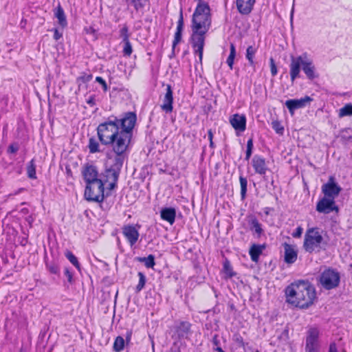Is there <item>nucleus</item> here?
Returning <instances> with one entry per match:
<instances>
[{
  "label": "nucleus",
  "mask_w": 352,
  "mask_h": 352,
  "mask_svg": "<svg viewBox=\"0 0 352 352\" xmlns=\"http://www.w3.org/2000/svg\"><path fill=\"white\" fill-rule=\"evenodd\" d=\"M319 330L318 328L311 327L307 331L306 338L305 352L319 351Z\"/></svg>",
  "instance_id": "0eeeda50"
},
{
  "label": "nucleus",
  "mask_w": 352,
  "mask_h": 352,
  "mask_svg": "<svg viewBox=\"0 0 352 352\" xmlns=\"http://www.w3.org/2000/svg\"><path fill=\"white\" fill-rule=\"evenodd\" d=\"M173 91L170 85H168L166 87V93L164 98L163 104L161 105V108L166 113H170L173 111Z\"/></svg>",
  "instance_id": "f3484780"
},
{
  "label": "nucleus",
  "mask_w": 352,
  "mask_h": 352,
  "mask_svg": "<svg viewBox=\"0 0 352 352\" xmlns=\"http://www.w3.org/2000/svg\"><path fill=\"white\" fill-rule=\"evenodd\" d=\"M97 134L101 144L109 146L117 155L115 165L105 171V176L113 188L122 166L118 157L126 151L132 138V111L124 113L120 118L113 117V120L109 118L100 123L97 127Z\"/></svg>",
  "instance_id": "f257e3e1"
},
{
  "label": "nucleus",
  "mask_w": 352,
  "mask_h": 352,
  "mask_svg": "<svg viewBox=\"0 0 352 352\" xmlns=\"http://www.w3.org/2000/svg\"><path fill=\"white\" fill-rule=\"evenodd\" d=\"M188 53V51H186L184 52V54H186Z\"/></svg>",
  "instance_id": "13d9d810"
},
{
  "label": "nucleus",
  "mask_w": 352,
  "mask_h": 352,
  "mask_svg": "<svg viewBox=\"0 0 352 352\" xmlns=\"http://www.w3.org/2000/svg\"><path fill=\"white\" fill-rule=\"evenodd\" d=\"M124 340L121 336H118L113 343V349L115 351L119 352L124 347Z\"/></svg>",
  "instance_id": "c756f323"
},
{
  "label": "nucleus",
  "mask_w": 352,
  "mask_h": 352,
  "mask_svg": "<svg viewBox=\"0 0 352 352\" xmlns=\"http://www.w3.org/2000/svg\"><path fill=\"white\" fill-rule=\"evenodd\" d=\"M346 133L347 132H351L352 133V130L351 129H348L345 131Z\"/></svg>",
  "instance_id": "6e6d98bb"
},
{
  "label": "nucleus",
  "mask_w": 352,
  "mask_h": 352,
  "mask_svg": "<svg viewBox=\"0 0 352 352\" xmlns=\"http://www.w3.org/2000/svg\"><path fill=\"white\" fill-rule=\"evenodd\" d=\"M352 116V104H346L339 110V117L351 116Z\"/></svg>",
  "instance_id": "c85d7f7f"
},
{
  "label": "nucleus",
  "mask_w": 352,
  "mask_h": 352,
  "mask_svg": "<svg viewBox=\"0 0 352 352\" xmlns=\"http://www.w3.org/2000/svg\"><path fill=\"white\" fill-rule=\"evenodd\" d=\"M64 273H65V275L66 276V277L67 278V280L69 283H72V278H73L72 273L69 271V270L68 268H65V269Z\"/></svg>",
  "instance_id": "a18cd8bd"
},
{
  "label": "nucleus",
  "mask_w": 352,
  "mask_h": 352,
  "mask_svg": "<svg viewBox=\"0 0 352 352\" xmlns=\"http://www.w3.org/2000/svg\"><path fill=\"white\" fill-rule=\"evenodd\" d=\"M327 243L324 241L318 228H310L307 230L303 242V248L307 252H320L325 250Z\"/></svg>",
  "instance_id": "20e7f679"
},
{
  "label": "nucleus",
  "mask_w": 352,
  "mask_h": 352,
  "mask_svg": "<svg viewBox=\"0 0 352 352\" xmlns=\"http://www.w3.org/2000/svg\"><path fill=\"white\" fill-rule=\"evenodd\" d=\"M319 280L322 287L330 290L339 285L340 280V274L335 270L328 268L320 274Z\"/></svg>",
  "instance_id": "423d86ee"
},
{
  "label": "nucleus",
  "mask_w": 352,
  "mask_h": 352,
  "mask_svg": "<svg viewBox=\"0 0 352 352\" xmlns=\"http://www.w3.org/2000/svg\"><path fill=\"white\" fill-rule=\"evenodd\" d=\"M223 271L227 278H230L236 276V273L233 272L230 263L228 261H226L223 263Z\"/></svg>",
  "instance_id": "2f4dec72"
},
{
  "label": "nucleus",
  "mask_w": 352,
  "mask_h": 352,
  "mask_svg": "<svg viewBox=\"0 0 352 352\" xmlns=\"http://www.w3.org/2000/svg\"><path fill=\"white\" fill-rule=\"evenodd\" d=\"M265 245L253 244L249 250V254L252 261L257 262L260 255L262 253Z\"/></svg>",
  "instance_id": "412c9836"
},
{
  "label": "nucleus",
  "mask_w": 352,
  "mask_h": 352,
  "mask_svg": "<svg viewBox=\"0 0 352 352\" xmlns=\"http://www.w3.org/2000/svg\"><path fill=\"white\" fill-rule=\"evenodd\" d=\"M65 256L78 269L80 270V264L78 261L77 258L75 256L74 254L70 251H67L65 253Z\"/></svg>",
  "instance_id": "72a5a7b5"
},
{
  "label": "nucleus",
  "mask_w": 352,
  "mask_h": 352,
  "mask_svg": "<svg viewBox=\"0 0 352 352\" xmlns=\"http://www.w3.org/2000/svg\"><path fill=\"white\" fill-rule=\"evenodd\" d=\"M135 121H136V115L135 113H133V126H135Z\"/></svg>",
  "instance_id": "5fc2aeb1"
},
{
  "label": "nucleus",
  "mask_w": 352,
  "mask_h": 352,
  "mask_svg": "<svg viewBox=\"0 0 352 352\" xmlns=\"http://www.w3.org/2000/svg\"><path fill=\"white\" fill-rule=\"evenodd\" d=\"M302 228L300 226H298L296 230L292 233V236L294 238H299L301 236L302 233Z\"/></svg>",
  "instance_id": "37998d69"
},
{
  "label": "nucleus",
  "mask_w": 352,
  "mask_h": 352,
  "mask_svg": "<svg viewBox=\"0 0 352 352\" xmlns=\"http://www.w3.org/2000/svg\"><path fill=\"white\" fill-rule=\"evenodd\" d=\"M96 81L98 82V83H100L102 86L103 90L104 91H107V89H108L107 85L105 80L102 77L97 76L96 78Z\"/></svg>",
  "instance_id": "ea45409f"
},
{
  "label": "nucleus",
  "mask_w": 352,
  "mask_h": 352,
  "mask_svg": "<svg viewBox=\"0 0 352 352\" xmlns=\"http://www.w3.org/2000/svg\"><path fill=\"white\" fill-rule=\"evenodd\" d=\"M285 292L286 301L300 309L309 307L316 298L315 288L309 281L293 283L285 288Z\"/></svg>",
  "instance_id": "f03ea898"
},
{
  "label": "nucleus",
  "mask_w": 352,
  "mask_h": 352,
  "mask_svg": "<svg viewBox=\"0 0 352 352\" xmlns=\"http://www.w3.org/2000/svg\"><path fill=\"white\" fill-rule=\"evenodd\" d=\"M123 234L127 239L130 246L132 247V226H125L123 228Z\"/></svg>",
  "instance_id": "473e14b6"
},
{
  "label": "nucleus",
  "mask_w": 352,
  "mask_h": 352,
  "mask_svg": "<svg viewBox=\"0 0 352 352\" xmlns=\"http://www.w3.org/2000/svg\"><path fill=\"white\" fill-rule=\"evenodd\" d=\"M272 129L276 131V133L282 135L284 132V127L282 126L280 122L278 120L272 121Z\"/></svg>",
  "instance_id": "c9c22d12"
},
{
  "label": "nucleus",
  "mask_w": 352,
  "mask_h": 352,
  "mask_svg": "<svg viewBox=\"0 0 352 352\" xmlns=\"http://www.w3.org/2000/svg\"><path fill=\"white\" fill-rule=\"evenodd\" d=\"M82 173L87 184L102 181V179L98 178V173L95 166L86 164L83 167Z\"/></svg>",
  "instance_id": "f8f14e48"
},
{
  "label": "nucleus",
  "mask_w": 352,
  "mask_h": 352,
  "mask_svg": "<svg viewBox=\"0 0 352 352\" xmlns=\"http://www.w3.org/2000/svg\"><path fill=\"white\" fill-rule=\"evenodd\" d=\"M191 324L187 321H180L174 327V335L177 340L187 338L190 333Z\"/></svg>",
  "instance_id": "9d476101"
},
{
  "label": "nucleus",
  "mask_w": 352,
  "mask_h": 352,
  "mask_svg": "<svg viewBox=\"0 0 352 352\" xmlns=\"http://www.w3.org/2000/svg\"><path fill=\"white\" fill-rule=\"evenodd\" d=\"M234 59L232 57H230L228 56V58H227V60H226V63L228 64V65L229 66V67L232 69L233 68V65H234Z\"/></svg>",
  "instance_id": "de8ad7c7"
},
{
  "label": "nucleus",
  "mask_w": 352,
  "mask_h": 352,
  "mask_svg": "<svg viewBox=\"0 0 352 352\" xmlns=\"http://www.w3.org/2000/svg\"><path fill=\"white\" fill-rule=\"evenodd\" d=\"M99 142L94 138H90L89 140L88 148L90 153H99L101 151Z\"/></svg>",
  "instance_id": "393cba45"
},
{
  "label": "nucleus",
  "mask_w": 352,
  "mask_h": 352,
  "mask_svg": "<svg viewBox=\"0 0 352 352\" xmlns=\"http://www.w3.org/2000/svg\"><path fill=\"white\" fill-rule=\"evenodd\" d=\"M256 50L253 47V46L250 45L248 47L245 56L251 66H254V56Z\"/></svg>",
  "instance_id": "cd10ccee"
},
{
  "label": "nucleus",
  "mask_w": 352,
  "mask_h": 352,
  "mask_svg": "<svg viewBox=\"0 0 352 352\" xmlns=\"http://www.w3.org/2000/svg\"><path fill=\"white\" fill-rule=\"evenodd\" d=\"M92 79V75L89 74H82L81 76L76 78V82L78 84V87L80 86L81 83H86L89 82Z\"/></svg>",
  "instance_id": "f704fd0d"
},
{
  "label": "nucleus",
  "mask_w": 352,
  "mask_h": 352,
  "mask_svg": "<svg viewBox=\"0 0 352 352\" xmlns=\"http://www.w3.org/2000/svg\"><path fill=\"white\" fill-rule=\"evenodd\" d=\"M128 28L126 26H124L120 30V37L122 39V42L124 43V47H123V52L124 54L126 56H129L132 52V48L131 45L129 41V34L128 33Z\"/></svg>",
  "instance_id": "a211bd4d"
},
{
  "label": "nucleus",
  "mask_w": 352,
  "mask_h": 352,
  "mask_svg": "<svg viewBox=\"0 0 352 352\" xmlns=\"http://www.w3.org/2000/svg\"><path fill=\"white\" fill-rule=\"evenodd\" d=\"M344 352H346V351H344Z\"/></svg>",
  "instance_id": "bf43d9fd"
},
{
  "label": "nucleus",
  "mask_w": 352,
  "mask_h": 352,
  "mask_svg": "<svg viewBox=\"0 0 352 352\" xmlns=\"http://www.w3.org/2000/svg\"><path fill=\"white\" fill-rule=\"evenodd\" d=\"M19 148V144L17 143L11 144L8 148V153H16Z\"/></svg>",
  "instance_id": "58836bf2"
},
{
  "label": "nucleus",
  "mask_w": 352,
  "mask_h": 352,
  "mask_svg": "<svg viewBox=\"0 0 352 352\" xmlns=\"http://www.w3.org/2000/svg\"><path fill=\"white\" fill-rule=\"evenodd\" d=\"M161 218L173 225L175 221L176 210L174 208H164L160 211Z\"/></svg>",
  "instance_id": "6ab92c4d"
},
{
  "label": "nucleus",
  "mask_w": 352,
  "mask_h": 352,
  "mask_svg": "<svg viewBox=\"0 0 352 352\" xmlns=\"http://www.w3.org/2000/svg\"><path fill=\"white\" fill-rule=\"evenodd\" d=\"M270 72L272 76H275L277 74L278 70L275 64L274 60L271 58L270 60Z\"/></svg>",
  "instance_id": "4c0bfd02"
},
{
  "label": "nucleus",
  "mask_w": 352,
  "mask_h": 352,
  "mask_svg": "<svg viewBox=\"0 0 352 352\" xmlns=\"http://www.w3.org/2000/svg\"><path fill=\"white\" fill-rule=\"evenodd\" d=\"M301 67L308 79L314 80L318 76L316 74V67L311 60L307 58L306 56H298L297 57L292 56L289 65V74L292 82L299 77Z\"/></svg>",
  "instance_id": "7ed1b4c3"
},
{
  "label": "nucleus",
  "mask_w": 352,
  "mask_h": 352,
  "mask_svg": "<svg viewBox=\"0 0 352 352\" xmlns=\"http://www.w3.org/2000/svg\"><path fill=\"white\" fill-rule=\"evenodd\" d=\"M334 199L324 197L316 205V210L320 213L329 214L333 210H338V206H336Z\"/></svg>",
  "instance_id": "6e6552de"
},
{
  "label": "nucleus",
  "mask_w": 352,
  "mask_h": 352,
  "mask_svg": "<svg viewBox=\"0 0 352 352\" xmlns=\"http://www.w3.org/2000/svg\"><path fill=\"white\" fill-rule=\"evenodd\" d=\"M230 122L236 131L243 132L246 129V118L244 115L234 114L230 118Z\"/></svg>",
  "instance_id": "dca6fc26"
},
{
  "label": "nucleus",
  "mask_w": 352,
  "mask_h": 352,
  "mask_svg": "<svg viewBox=\"0 0 352 352\" xmlns=\"http://www.w3.org/2000/svg\"><path fill=\"white\" fill-rule=\"evenodd\" d=\"M239 182H240V186H241V200H244L246 197L248 180L243 176L240 175Z\"/></svg>",
  "instance_id": "bb28decb"
},
{
  "label": "nucleus",
  "mask_w": 352,
  "mask_h": 352,
  "mask_svg": "<svg viewBox=\"0 0 352 352\" xmlns=\"http://www.w3.org/2000/svg\"><path fill=\"white\" fill-rule=\"evenodd\" d=\"M250 229L252 231H254L258 236H260L263 232V230L261 228V224L259 223L258 219L255 217H252L249 221Z\"/></svg>",
  "instance_id": "4be33fe9"
},
{
  "label": "nucleus",
  "mask_w": 352,
  "mask_h": 352,
  "mask_svg": "<svg viewBox=\"0 0 352 352\" xmlns=\"http://www.w3.org/2000/svg\"><path fill=\"white\" fill-rule=\"evenodd\" d=\"M252 165L255 173L261 175H265L268 169L265 158L258 155H255L253 157L252 160Z\"/></svg>",
  "instance_id": "ddd939ff"
},
{
  "label": "nucleus",
  "mask_w": 352,
  "mask_h": 352,
  "mask_svg": "<svg viewBox=\"0 0 352 352\" xmlns=\"http://www.w3.org/2000/svg\"><path fill=\"white\" fill-rule=\"evenodd\" d=\"M329 352H338L336 343L333 342L330 344Z\"/></svg>",
  "instance_id": "8fccbe9b"
},
{
  "label": "nucleus",
  "mask_w": 352,
  "mask_h": 352,
  "mask_svg": "<svg viewBox=\"0 0 352 352\" xmlns=\"http://www.w3.org/2000/svg\"><path fill=\"white\" fill-rule=\"evenodd\" d=\"M138 276L139 277V281L138 285H136L135 289L137 292H140L144 287L146 278L143 272H139L138 273Z\"/></svg>",
  "instance_id": "7c9ffc66"
},
{
  "label": "nucleus",
  "mask_w": 352,
  "mask_h": 352,
  "mask_svg": "<svg viewBox=\"0 0 352 352\" xmlns=\"http://www.w3.org/2000/svg\"><path fill=\"white\" fill-rule=\"evenodd\" d=\"M256 0H236L238 12L243 15H248L253 10Z\"/></svg>",
  "instance_id": "4468645a"
},
{
  "label": "nucleus",
  "mask_w": 352,
  "mask_h": 352,
  "mask_svg": "<svg viewBox=\"0 0 352 352\" xmlns=\"http://www.w3.org/2000/svg\"><path fill=\"white\" fill-rule=\"evenodd\" d=\"M87 103L91 104V106L94 105L95 104V99H94V96H91L88 100H87Z\"/></svg>",
  "instance_id": "864d4df0"
},
{
  "label": "nucleus",
  "mask_w": 352,
  "mask_h": 352,
  "mask_svg": "<svg viewBox=\"0 0 352 352\" xmlns=\"http://www.w3.org/2000/svg\"><path fill=\"white\" fill-rule=\"evenodd\" d=\"M252 153V150L246 149L245 160H249Z\"/></svg>",
  "instance_id": "603ef678"
},
{
  "label": "nucleus",
  "mask_w": 352,
  "mask_h": 352,
  "mask_svg": "<svg viewBox=\"0 0 352 352\" xmlns=\"http://www.w3.org/2000/svg\"><path fill=\"white\" fill-rule=\"evenodd\" d=\"M229 56L233 58L234 59L236 56V49L233 43H230V51Z\"/></svg>",
  "instance_id": "49530a36"
},
{
  "label": "nucleus",
  "mask_w": 352,
  "mask_h": 352,
  "mask_svg": "<svg viewBox=\"0 0 352 352\" xmlns=\"http://www.w3.org/2000/svg\"><path fill=\"white\" fill-rule=\"evenodd\" d=\"M104 197V182L102 180L87 184L85 190V198L87 201L102 202Z\"/></svg>",
  "instance_id": "39448f33"
},
{
  "label": "nucleus",
  "mask_w": 352,
  "mask_h": 352,
  "mask_svg": "<svg viewBox=\"0 0 352 352\" xmlns=\"http://www.w3.org/2000/svg\"><path fill=\"white\" fill-rule=\"evenodd\" d=\"M247 149L252 150L253 149V140L252 138H250L247 142Z\"/></svg>",
  "instance_id": "3c124183"
},
{
  "label": "nucleus",
  "mask_w": 352,
  "mask_h": 352,
  "mask_svg": "<svg viewBox=\"0 0 352 352\" xmlns=\"http://www.w3.org/2000/svg\"><path fill=\"white\" fill-rule=\"evenodd\" d=\"M285 249V262L289 264L294 263L297 259V252L292 246L287 243L284 245Z\"/></svg>",
  "instance_id": "aec40b11"
},
{
  "label": "nucleus",
  "mask_w": 352,
  "mask_h": 352,
  "mask_svg": "<svg viewBox=\"0 0 352 352\" xmlns=\"http://www.w3.org/2000/svg\"><path fill=\"white\" fill-rule=\"evenodd\" d=\"M27 175L30 179H36V164L34 160L32 159L27 165Z\"/></svg>",
  "instance_id": "a878e982"
},
{
  "label": "nucleus",
  "mask_w": 352,
  "mask_h": 352,
  "mask_svg": "<svg viewBox=\"0 0 352 352\" xmlns=\"http://www.w3.org/2000/svg\"><path fill=\"white\" fill-rule=\"evenodd\" d=\"M63 36L62 33H60L58 30L55 29L54 30V38L55 40H58L60 38H61Z\"/></svg>",
  "instance_id": "09e8293b"
},
{
  "label": "nucleus",
  "mask_w": 352,
  "mask_h": 352,
  "mask_svg": "<svg viewBox=\"0 0 352 352\" xmlns=\"http://www.w3.org/2000/svg\"><path fill=\"white\" fill-rule=\"evenodd\" d=\"M313 99L306 96L300 99H292L285 102V105L289 109V113L293 115L295 110L305 107L307 103L312 101Z\"/></svg>",
  "instance_id": "9b49d317"
},
{
  "label": "nucleus",
  "mask_w": 352,
  "mask_h": 352,
  "mask_svg": "<svg viewBox=\"0 0 352 352\" xmlns=\"http://www.w3.org/2000/svg\"><path fill=\"white\" fill-rule=\"evenodd\" d=\"M47 267H48L49 271L52 274H56L59 272L58 267L56 265H55V264L49 265H47Z\"/></svg>",
  "instance_id": "a19ab883"
},
{
  "label": "nucleus",
  "mask_w": 352,
  "mask_h": 352,
  "mask_svg": "<svg viewBox=\"0 0 352 352\" xmlns=\"http://www.w3.org/2000/svg\"><path fill=\"white\" fill-rule=\"evenodd\" d=\"M341 190V188L335 182L334 177L331 176L328 182L322 186V191L325 197L334 199Z\"/></svg>",
  "instance_id": "1a4fd4ad"
},
{
  "label": "nucleus",
  "mask_w": 352,
  "mask_h": 352,
  "mask_svg": "<svg viewBox=\"0 0 352 352\" xmlns=\"http://www.w3.org/2000/svg\"><path fill=\"white\" fill-rule=\"evenodd\" d=\"M55 16L58 19V24L62 27L65 28L67 25L66 16L65 14V12L63 9V8L60 6V4L57 6L56 11L54 12Z\"/></svg>",
  "instance_id": "5701e85b"
},
{
  "label": "nucleus",
  "mask_w": 352,
  "mask_h": 352,
  "mask_svg": "<svg viewBox=\"0 0 352 352\" xmlns=\"http://www.w3.org/2000/svg\"><path fill=\"white\" fill-rule=\"evenodd\" d=\"M129 337H127V338H126V341H127V342H129Z\"/></svg>",
  "instance_id": "4d7b16f0"
},
{
  "label": "nucleus",
  "mask_w": 352,
  "mask_h": 352,
  "mask_svg": "<svg viewBox=\"0 0 352 352\" xmlns=\"http://www.w3.org/2000/svg\"><path fill=\"white\" fill-rule=\"evenodd\" d=\"M135 261L144 263L147 268H153L155 265V256L153 254H149L147 257H136Z\"/></svg>",
  "instance_id": "b1692460"
},
{
  "label": "nucleus",
  "mask_w": 352,
  "mask_h": 352,
  "mask_svg": "<svg viewBox=\"0 0 352 352\" xmlns=\"http://www.w3.org/2000/svg\"><path fill=\"white\" fill-rule=\"evenodd\" d=\"M184 28V19L182 11L180 12L179 19L177 21V30L175 33L174 40L172 45V55L175 54V50L177 45L182 41V31Z\"/></svg>",
  "instance_id": "2eb2a0df"
},
{
  "label": "nucleus",
  "mask_w": 352,
  "mask_h": 352,
  "mask_svg": "<svg viewBox=\"0 0 352 352\" xmlns=\"http://www.w3.org/2000/svg\"><path fill=\"white\" fill-rule=\"evenodd\" d=\"M208 140L210 141V147L212 148H214V144L213 142V132L212 131V129H209L208 131Z\"/></svg>",
  "instance_id": "79ce46f5"
},
{
  "label": "nucleus",
  "mask_w": 352,
  "mask_h": 352,
  "mask_svg": "<svg viewBox=\"0 0 352 352\" xmlns=\"http://www.w3.org/2000/svg\"><path fill=\"white\" fill-rule=\"evenodd\" d=\"M137 228H140V226L136 225L133 226V244L138 241L139 237L138 230Z\"/></svg>",
  "instance_id": "c03bdc74"
},
{
  "label": "nucleus",
  "mask_w": 352,
  "mask_h": 352,
  "mask_svg": "<svg viewBox=\"0 0 352 352\" xmlns=\"http://www.w3.org/2000/svg\"><path fill=\"white\" fill-rule=\"evenodd\" d=\"M148 0H133V6L138 10L144 8L148 3Z\"/></svg>",
  "instance_id": "e433bc0d"
}]
</instances>
